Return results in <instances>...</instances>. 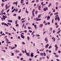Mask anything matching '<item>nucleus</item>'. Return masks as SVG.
<instances>
[{
	"label": "nucleus",
	"mask_w": 61,
	"mask_h": 61,
	"mask_svg": "<svg viewBox=\"0 0 61 61\" xmlns=\"http://www.w3.org/2000/svg\"><path fill=\"white\" fill-rule=\"evenodd\" d=\"M55 20L56 21H57V20L58 19V21H59L60 20V19L59 18V17H58V18L57 17H56L55 18Z\"/></svg>",
	"instance_id": "f257e3e1"
},
{
	"label": "nucleus",
	"mask_w": 61,
	"mask_h": 61,
	"mask_svg": "<svg viewBox=\"0 0 61 61\" xmlns=\"http://www.w3.org/2000/svg\"><path fill=\"white\" fill-rule=\"evenodd\" d=\"M55 47H56V48H55L56 51H57V49L58 48V46H57V45L56 44L55 45Z\"/></svg>",
	"instance_id": "f03ea898"
},
{
	"label": "nucleus",
	"mask_w": 61,
	"mask_h": 61,
	"mask_svg": "<svg viewBox=\"0 0 61 61\" xmlns=\"http://www.w3.org/2000/svg\"><path fill=\"white\" fill-rule=\"evenodd\" d=\"M48 10V8L47 7L43 9V10L45 11H46V10Z\"/></svg>",
	"instance_id": "7ed1b4c3"
},
{
	"label": "nucleus",
	"mask_w": 61,
	"mask_h": 61,
	"mask_svg": "<svg viewBox=\"0 0 61 61\" xmlns=\"http://www.w3.org/2000/svg\"><path fill=\"white\" fill-rule=\"evenodd\" d=\"M20 35H21V38H23V39H24V38H25V36H23V35H22V34H21Z\"/></svg>",
	"instance_id": "20e7f679"
},
{
	"label": "nucleus",
	"mask_w": 61,
	"mask_h": 61,
	"mask_svg": "<svg viewBox=\"0 0 61 61\" xmlns=\"http://www.w3.org/2000/svg\"><path fill=\"white\" fill-rule=\"evenodd\" d=\"M43 26V24H41L40 25L39 27L41 28H42Z\"/></svg>",
	"instance_id": "39448f33"
},
{
	"label": "nucleus",
	"mask_w": 61,
	"mask_h": 61,
	"mask_svg": "<svg viewBox=\"0 0 61 61\" xmlns=\"http://www.w3.org/2000/svg\"><path fill=\"white\" fill-rule=\"evenodd\" d=\"M30 56L31 57H33V56H34V55H33V52L31 53Z\"/></svg>",
	"instance_id": "423d86ee"
},
{
	"label": "nucleus",
	"mask_w": 61,
	"mask_h": 61,
	"mask_svg": "<svg viewBox=\"0 0 61 61\" xmlns=\"http://www.w3.org/2000/svg\"><path fill=\"white\" fill-rule=\"evenodd\" d=\"M41 20V19H38L37 18H36V21H40Z\"/></svg>",
	"instance_id": "0eeeda50"
},
{
	"label": "nucleus",
	"mask_w": 61,
	"mask_h": 61,
	"mask_svg": "<svg viewBox=\"0 0 61 61\" xmlns=\"http://www.w3.org/2000/svg\"><path fill=\"white\" fill-rule=\"evenodd\" d=\"M48 46H49V44H47L45 46V48H48Z\"/></svg>",
	"instance_id": "6e6552de"
},
{
	"label": "nucleus",
	"mask_w": 61,
	"mask_h": 61,
	"mask_svg": "<svg viewBox=\"0 0 61 61\" xmlns=\"http://www.w3.org/2000/svg\"><path fill=\"white\" fill-rule=\"evenodd\" d=\"M24 0H21V4H23V3H24V2L23 1H24Z\"/></svg>",
	"instance_id": "1a4fd4ad"
},
{
	"label": "nucleus",
	"mask_w": 61,
	"mask_h": 61,
	"mask_svg": "<svg viewBox=\"0 0 61 61\" xmlns=\"http://www.w3.org/2000/svg\"><path fill=\"white\" fill-rule=\"evenodd\" d=\"M45 41H48V39H47V37H46L45 39Z\"/></svg>",
	"instance_id": "9d476101"
},
{
	"label": "nucleus",
	"mask_w": 61,
	"mask_h": 61,
	"mask_svg": "<svg viewBox=\"0 0 61 61\" xmlns=\"http://www.w3.org/2000/svg\"><path fill=\"white\" fill-rule=\"evenodd\" d=\"M4 25H6V26H7L8 27L9 26V25H8L6 23H5L4 24Z\"/></svg>",
	"instance_id": "9b49d317"
},
{
	"label": "nucleus",
	"mask_w": 61,
	"mask_h": 61,
	"mask_svg": "<svg viewBox=\"0 0 61 61\" xmlns=\"http://www.w3.org/2000/svg\"><path fill=\"white\" fill-rule=\"evenodd\" d=\"M3 20H5V15H3Z\"/></svg>",
	"instance_id": "f8f14e48"
},
{
	"label": "nucleus",
	"mask_w": 61,
	"mask_h": 61,
	"mask_svg": "<svg viewBox=\"0 0 61 61\" xmlns=\"http://www.w3.org/2000/svg\"><path fill=\"white\" fill-rule=\"evenodd\" d=\"M5 8H6L5 9H6V10H7V8H8V7H7V4H6V5Z\"/></svg>",
	"instance_id": "ddd939ff"
},
{
	"label": "nucleus",
	"mask_w": 61,
	"mask_h": 61,
	"mask_svg": "<svg viewBox=\"0 0 61 61\" xmlns=\"http://www.w3.org/2000/svg\"><path fill=\"white\" fill-rule=\"evenodd\" d=\"M40 55L41 56H43V53L41 52L40 54Z\"/></svg>",
	"instance_id": "4468645a"
},
{
	"label": "nucleus",
	"mask_w": 61,
	"mask_h": 61,
	"mask_svg": "<svg viewBox=\"0 0 61 61\" xmlns=\"http://www.w3.org/2000/svg\"><path fill=\"white\" fill-rule=\"evenodd\" d=\"M8 22H13V21L12 20H8Z\"/></svg>",
	"instance_id": "2eb2a0df"
},
{
	"label": "nucleus",
	"mask_w": 61,
	"mask_h": 61,
	"mask_svg": "<svg viewBox=\"0 0 61 61\" xmlns=\"http://www.w3.org/2000/svg\"><path fill=\"white\" fill-rule=\"evenodd\" d=\"M41 8V6H39L38 7V10H40Z\"/></svg>",
	"instance_id": "dca6fc26"
},
{
	"label": "nucleus",
	"mask_w": 61,
	"mask_h": 61,
	"mask_svg": "<svg viewBox=\"0 0 61 61\" xmlns=\"http://www.w3.org/2000/svg\"><path fill=\"white\" fill-rule=\"evenodd\" d=\"M34 27H35V29H36L37 28H36V25H35L34 26Z\"/></svg>",
	"instance_id": "f3484780"
},
{
	"label": "nucleus",
	"mask_w": 61,
	"mask_h": 61,
	"mask_svg": "<svg viewBox=\"0 0 61 61\" xmlns=\"http://www.w3.org/2000/svg\"><path fill=\"white\" fill-rule=\"evenodd\" d=\"M50 17H49V16H48L47 17V20H49V19H50Z\"/></svg>",
	"instance_id": "a211bd4d"
},
{
	"label": "nucleus",
	"mask_w": 61,
	"mask_h": 61,
	"mask_svg": "<svg viewBox=\"0 0 61 61\" xmlns=\"http://www.w3.org/2000/svg\"><path fill=\"white\" fill-rule=\"evenodd\" d=\"M7 25H11V24L9 23H7Z\"/></svg>",
	"instance_id": "6ab92c4d"
},
{
	"label": "nucleus",
	"mask_w": 61,
	"mask_h": 61,
	"mask_svg": "<svg viewBox=\"0 0 61 61\" xmlns=\"http://www.w3.org/2000/svg\"><path fill=\"white\" fill-rule=\"evenodd\" d=\"M35 12V9H34L32 11V13H34V12Z\"/></svg>",
	"instance_id": "aec40b11"
},
{
	"label": "nucleus",
	"mask_w": 61,
	"mask_h": 61,
	"mask_svg": "<svg viewBox=\"0 0 61 61\" xmlns=\"http://www.w3.org/2000/svg\"><path fill=\"white\" fill-rule=\"evenodd\" d=\"M58 12H57L56 13H55L54 14V15H58Z\"/></svg>",
	"instance_id": "412c9836"
},
{
	"label": "nucleus",
	"mask_w": 61,
	"mask_h": 61,
	"mask_svg": "<svg viewBox=\"0 0 61 61\" xmlns=\"http://www.w3.org/2000/svg\"><path fill=\"white\" fill-rule=\"evenodd\" d=\"M32 13L33 16L34 17L35 16V13H34V12H32Z\"/></svg>",
	"instance_id": "4be33fe9"
},
{
	"label": "nucleus",
	"mask_w": 61,
	"mask_h": 61,
	"mask_svg": "<svg viewBox=\"0 0 61 61\" xmlns=\"http://www.w3.org/2000/svg\"><path fill=\"white\" fill-rule=\"evenodd\" d=\"M55 57H59V56L57 55H56L55 56Z\"/></svg>",
	"instance_id": "5701e85b"
},
{
	"label": "nucleus",
	"mask_w": 61,
	"mask_h": 61,
	"mask_svg": "<svg viewBox=\"0 0 61 61\" xmlns=\"http://www.w3.org/2000/svg\"><path fill=\"white\" fill-rule=\"evenodd\" d=\"M41 17V15H39L38 16V18H40V17Z\"/></svg>",
	"instance_id": "b1692460"
},
{
	"label": "nucleus",
	"mask_w": 61,
	"mask_h": 61,
	"mask_svg": "<svg viewBox=\"0 0 61 61\" xmlns=\"http://www.w3.org/2000/svg\"><path fill=\"white\" fill-rule=\"evenodd\" d=\"M43 54L44 56H46V53L44 52Z\"/></svg>",
	"instance_id": "393cba45"
},
{
	"label": "nucleus",
	"mask_w": 61,
	"mask_h": 61,
	"mask_svg": "<svg viewBox=\"0 0 61 61\" xmlns=\"http://www.w3.org/2000/svg\"><path fill=\"white\" fill-rule=\"evenodd\" d=\"M4 3H2L1 4V6L2 7H3V6H4Z\"/></svg>",
	"instance_id": "a878e982"
},
{
	"label": "nucleus",
	"mask_w": 61,
	"mask_h": 61,
	"mask_svg": "<svg viewBox=\"0 0 61 61\" xmlns=\"http://www.w3.org/2000/svg\"><path fill=\"white\" fill-rule=\"evenodd\" d=\"M18 18H19V20H20L21 19V17H20V16H18Z\"/></svg>",
	"instance_id": "bb28decb"
},
{
	"label": "nucleus",
	"mask_w": 61,
	"mask_h": 61,
	"mask_svg": "<svg viewBox=\"0 0 61 61\" xmlns=\"http://www.w3.org/2000/svg\"><path fill=\"white\" fill-rule=\"evenodd\" d=\"M60 32H61V30H60L57 32V33L58 34V33H60Z\"/></svg>",
	"instance_id": "cd10ccee"
},
{
	"label": "nucleus",
	"mask_w": 61,
	"mask_h": 61,
	"mask_svg": "<svg viewBox=\"0 0 61 61\" xmlns=\"http://www.w3.org/2000/svg\"><path fill=\"white\" fill-rule=\"evenodd\" d=\"M51 3H50L49 4V5L48 7H50V6H51Z\"/></svg>",
	"instance_id": "c85d7f7f"
},
{
	"label": "nucleus",
	"mask_w": 61,
	"mask_h": 61,
	"mask_svg": "<svg viewBox=\"0 0 61 61\" xmlns=\"http://www.w3.org/2000/svg\"><path fill=\"white\" fill-rule=\"evenodd\" d=\"M5 39L6 41H9V40L7 38H6Z\"/></svg>",
	"instance_id": "c756f323"
},
{
	"label": "nucleus",
	"mask_w": 61,
	"mask_h": 61,
	"mask_svg": "<svg viewBox=\"0 0 61 61\" xmlns=\"http://www.w3.org/2000/svg\"><path fill=\"white\" fill-rule=\"evenodd\" d=\"M15 12H18V9H16L15 10Z\"/></svg>",
	"instance_id": "7c9ffc66"
},
{
	"label": "nucleus",
	"mask_w": 61,
	"mask_h": 61,
	"mask_svg": "<svg viewBox=\"0 0 61 61\" xmlns=\"http://www.w3.org/2000/svg\"><path fill=\"white\" fill-rule=\"evenodd\" d=\"M28 29H29V30H30V29H31V27H28Z\"/></svg>",
	"instance_id": "2f4dec72"
},
{
	"label": "nucleus",
	"mask_w": 61,
	"mask_h": 61,
	"mask_svg": "<svg viewBox=\"0 0 61 61\" xmlns=\"http://www.w3.org/2000/svg\"><path fill=\"white\" fill-rule=\"evenodd\" d=\"M6 43H7V44H10V42L9 41L6 42Z\"/></svg>",
	"instance_id": "473e14b6"
},
{
	"label": "nucleus",
	"mask_w": 61,
	"mask_h": 61,
	"mask_svg": "<svg viewBox=\"0 0 61 61\" xmlns=\"http://www.w3.org/2000/svg\"><path fill=\"white\" fill-rule=\"evenodd\" d=\"M38 12V11H37V10H36L35 12V14H37Z\"/></svg>",
	"instance_id": "72a5a7b5"
},
{
	"label": "nucleus",
	"mask_w": 61,
	"mask_h": 61,
	"mask_svg": "<svg viewBox=\"0 0 61 61\" xmlns=\"http://www.w3.org/2000/svg\"><path fill=\"white\" fill-rule=\"evenodd\" d=\"M17 20H16V21L15 22V24H17Z\"/></svg>",
	"instance_id": "f704fd0d"
},
{
	"label": "nucleus",
	"mask_w": 61,
	"mask_h": 61,
	"mask_svg": "<svg viewBox=\"0 0 61 61\" xmlns=\"http://www.w3.org/2000/svg\"><path fill=\"white\" fill-rule=\"evenodd\" d=\"M36 35L37 36H38V37H39V36H40V35H39L36 34Z\"/></svg>",
	"instance_id": "c9c22d12"
},
{
	"label": "nucleus",
	"mask_w": 61,
	"mask_h": 61,
	"mask_svg": "<svg viewBox=\"0 0 61 61\" xmlns=\"http://www.w3.org/2000/svg\"><path fill=\"white\" fill-rule=\"evenodd\" d=\"M9 10H9V9L7 11V12L8 13V12L9 11Z\"/></svg>",
	"instance_id": "e433bc0d"
},
{
	"label": "nucleus",
	"mask_w": 61,
	"mask_h": 61,
	"mask_svg": "<svg viewBox=\"0 0 61 61\" xmlns=\"http://www.w3.org/2000/svg\"><path fill=\"white\" fill-rule=\"evenodd\" d=\"M50 31H52L53 29L52 28H50Z\"/></svg>",
	"instance_id": "4c0bfd02"
},
{
	"label": "nucleus",
	"mask_w": 61,
	"mask_h": 61,
	"mask_svg": "<svg viewBox=\"0 0 61 61\" xmlns=\"http://www.w3.org/2000/svg\"><path fill=\"white\" fill-rule=\"evenodd\" d=\"M23 45H25V43L24 42H22Z\"/></svg>",
	"instance_id": "58836bf2"
},
{
	"label": "nucleus",
	"mask_w": 61,
	"mask_h": 61,
	"mask_svg": "<svg viewBox=\"0 0 61 61\" xmlns=\"http://www.w3.org/2000/svg\"><path fill=\"white\" fill-rule=\"evenodd\" d=\"M17 4V1L16 2H14V4H15H15Z\"/></svg>",
	"instance_id": "ea45409f"
},
{
	"label": "nucleus",
	"mask_w": 61,
	"mask_h": 61,
	"mask_svg": "<svg viewBox=\"0 0 61 61\" xmlns=\"http://www.w3.org/2000/svg\"><path fill=\"white\" fill-rule=\"evenodd\" d=\"M25 22V21H21V22L22 23H24V22Z\"/></svg>",
	"instance_id": "a19ab883"
},
{
	"label": "nucleus",
	"mask_w": 61,
	"mask_h": 61,
	"mask_svg": "<svg viewBox=\"0 0 61 61\" xmlns=\"http://www.w3.org/2000/svg\"><path fill=\"white\" fill-rule=\"evenodd\" d=\"M53 33H55L56 31H55V30H53Z\"/></svg>",
	"instance_id": "79ce46f5"
},
{
	"label": "nucleus",
	"mask_w": 61,
	"mask_h": 61,
	"mask_svg": "<svg viewBox=\"0 0 61 61\" xmlns=\"http://www.w3.org/2000/svg\"><path fill=\"white\" fill-rule=\"evenodd\" d=\"M15 51L16 52H18V53H19V51L16 50Z\"/></svg>",
	"instance_id": "37998d69"
},
{
	"label": "nucleus",
	"mask_w": 61,
	"mask_h": 61,
	"mask_svg": "<svg viewBox=\"0 0 61 61\" xmlns=\"http://www.w3.org/2000/svg\"><path fill=\"white\" fill-rule=\"evenodd\" d=\"M55 25H57V23H55Z\"/></svg>",
	"instance_id": "c03bdc74"
},
{
	"label": "nucleus",
	"mask_w": 61,
	"mask_h": 61,
	"mask_svg": "<svg viewBox=\"0 0 61 61\" xmlns=\"http://www.w3.org/2000/svg\"><path fill=\"white\" fill-rule=\"evenodd\" d=\"M4 24H5V22H2V25H4Z\"/></svg>",
	"instance_id": "a18cd8bd"
},
{
	"label": "nucleus",
	"mask_w": 61,
	"mask_h": 61,
	"mask_svg": "<svg viewBox=\"0 0 61 61\" xmlns=\"http://www.w3.org/2000/svg\"><path fill=\"white\" fill-rule=\"evenodd\" d=\"M13 29L14 30V31H16V30H15V29L13 27Z\"/></svg>",
	"instance_id": "49530a36"
},
{
	"label": "nucleus",
	"mask_w": 61,
	"mask_h": 61,
	"mask_svg": "<svg viewBox=\"0 0 61 61\" xmlns=\"http://www.w3.org/2000/svg\"><path fill=\"white\" fill-rule=\"evenodd\" d=\"M27 39L28 40H29V37L28 36L27 37Z\"/></svg>",
	"instance_id": "de8ad7c7"
},
{
	"label": "nucleus",
	"mask_w": 61,
	"mask_h": 61,
	"mask_svg": "<svg viewBox=\"0 0 61 61\" xmlns=\"http://www.w3.org/2000/svg\"><path fill=\"white\" fill-rule=\"evenodd\" d=\"M45 25H47V22H46L45 24Z\"/></svg>",
	"instance_id": "09e8293b"
},
{
	"label": "nucleus",
	"mask_w": 61,
	"mask_h": 61,
	"mask_svg": "<svg viewBox=\"0 0 61 61\" xmlns=\"http://www.w3.org/2000/svg\"><path fill=\"white\" fill-rule=\"evenodd\" d=\"M24 19H25V18H22V19L21 20H20V21H22V20H24Z\"/></svg>",
	"instance_id": "8fccbe9b"
},
{
	"label": "nucleus",
	"mask_w": 61,
	"mask_h": 61,
	"mask_svg": "<svg viewBox=\"0 0 61 61\" xmlns=\"http://www.w3.org/2000/svg\"><path fill=\"white\" fill-rule=\"evenodd\" d=\"M2 35H3V36H5V33H3L2 34Z\"/></svg>",
	"instance_id": "3c124183"
},
{
	"label": "nucleus",
	"mask_w": 61,
	"mask_h": 61,
	"mask_svg": "<svg viewBox=\"0 0 61 61\" xmlns=\"http://www.w3.org/2000/svg\"><path fill=\"white\" fill-rule=\"evenodd\" d=\"M21 11V10H20L18 12V13H20Z\"/></svg>",
	"instance_id": "603ef678"
},
{
	"label": "nucleus",
	"mask_w": 61,
	"mask_h": 61,
	"mask_svg": "<svg viewBox=\"0 0 61 61\" xmlns=\"http://www.w3.org/2000/svg\"><path fill=\"white\" fill-rule=\"evenodd\" d=\"M2 2H5V1L4 0H2Z\"/></svg>",
	"instance_id": "864d4df0"
},
{
	"label": "nucleus",
	"mask_w": 61,
	"mask_h": 61,
	"mask_svg": "<svg viewBox=\"0 0 61 61\" xmlns=\"http://www.w3.org/2000/svg\"><path fill=\"white\" fill-rule=\"evenodd\" d=\"M11 54L12 56H14V53H12Z\"/></svg>",
	"instance_id": "5fc2aeb1"
},
{
	"label": "nucleus",
	"mask_w": 61,
	"mask_h": 61,
	"mask_svg": "<svg viewBox=\"0 0 61 61\" xmlns=\"http://www.w3.org/2000/svg\"><path fill=\"white\" fill-rule=\"evenodd\" d=\"M16 14H14V15H13V16H16Z\"/></svg>",
	"instance_id": "6e6d98bb"
},
{
	"label": "nucleus",
	"mask_w": 61,
	"mask_h": 61,
	"mask_svg": "<svg viewBox=\"0 0 61 61\" xmlns=\"http://www.w3.org/2000/svg\"><path fill=\"white\" fill-rule=\"evenodd\" d=\"M29 32H30V33H32V31L30 30H29Z\"/></svg>",
	"instance_id": "4d7b16f0"
},
{
	"label": "nucleus",
	"mask_w": 61,
	"mask_h": 61,
	"mask_svg": "<svg viewBox=\"0 0 61 61\" xmlns=\"http://www.w3.org/2000/svg\"><path fill=\"white\" fill-rule=\"evenodd\" d=\"M58 53H61V51H58Z\"/></svg>",
	"instance_id": "13d9d810"
},
{
	"label": "nucleus",
	"mask_w": 61,
	"mask_h": 61,
	"mask_svg": "<svg viewBox=\"0 0 61 61\" xmlns=\"http://www.w3.org/2000/svg\"><path fill=\"white\" fill-rule=\"evenodd\" d=\"M51 47V46H50L49 47V49H50Z\"/></svg>",
	"instance_id": "bf43d9fd"
},
{
	"label": "nucleus",
	"mask_w": 61,
	"mask_h": 61,
	"mask_svg": "<svg viewBox=\"0 0 61 61\" xmlns=\"http://www.w3.org/2000/svg\"><path fill=\"white\" fill-rule=\"evenodd\" d=\"M43 2H42L41 3V5H43Z\"/></svg>",
	"instance_id": "052dcab7"
},
{
	"label": "nucleus",
	"mask_w": 61,
	"mask_h": 61,
	"mask_svg": "<svg viewBox=\"0 0 61 61\" xmlns=\"http://www.w3.org/2000/svg\"><path fill=\"white\" fill-rule=\"evenodd\" d=\"M35 2V0H33V1H32L31 2V3H34V2Z\"/></svg>",
	"instance_id": "680f3d73"
},
{
	"label": "nucleus",
	"mask_w": 61,
	"mask_h": 61,
	"mask_svg": "<svg viewBox=\"0 0 61 61\" xmlns=\"http://www.w3.org/2000/svg\"><path fill=\"white\" fill-rule=\"evenodd\" d=\"M26 26L25 25L24 26L25 29V28H26Z\"/></svg>",
	"instance_id": "e2e57ef3"
},
{
	"label": "nucleus",
	"mask_w": 61,
	"mask_h": 61,
	"mask_svg": "<svg viewBox=\"0 0 61 61\" xmlns=\"http://www.w3.org/2000/svg\"><path fill=\"white\" fill-rule=\"evenodd\" d=\"M14 6H13L12 7V10H13V9H14Z\"/></svg>",
	"instance_id": "0e129e2a"
},
{
	"label": "nucleus",
	"mask_w": 61,
	"mask_h": 61,
	"mask_svg": "<svg viewBox=\"0 0 61 61\" xmlns=\"http://www.w3.org/2000/svg\"><path fill=\"white\" fill-rule=\"evenodd\" d=\"M26 12L27 13V14H28L29 13L28 11H26Z\"/></svg>",
	"instance_id": "69168bd1"
},
{
	"label": "nucleus",
	"mask_w": 61,
	"mask_h": 61,
	"mask_svg": "<svg viewBox=\"0 0 61 61\" xmlns=\"http://www.w3.org/2000/svg\"><path fill=\"white\" fill-rule=\"evenodd\" d=\"M55 10L54 9H53V12H55Z\"/></svg>",
	"instance_id": "338daca9"
},
{
	"label": "nucleus",
	"mask_w": 61,
	"mask_h": 61,
	"mask_svg": "<svg viewBox=\"0 0 61 61\" xmlns=\"http://www.w3.org/2000/svg\"><path fill=\"white\" fill-rule=\"evenodd\" d=\"M34 33V32H32V33L31 34V35L32 36V35H33V34Z\"/></svg>",
	"instance_id": "774afa93"
}]
</instances>
